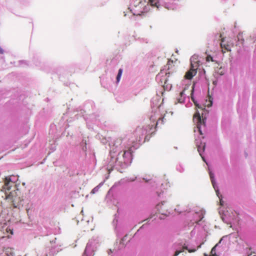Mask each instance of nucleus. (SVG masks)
Segmentation results:
<instances>
[{"mask_svg":"<svg viewBox=\"0 0 256 256\" xmlns=\"http://www.w3.org/2000/svg\"><path fill=\"white\" fill-rule=\"evenodd\" d=\"M4 183L2 191L4 192L5 200L10 202L14 208H16L21 201L20 192L15 186L11 190L12 184H14V183L10 177H6L4 180Z\"/></svg>","mask_w":256,"mask_h":256,"instance_id":"f257e3e1","label":"nucleus"},{"mask_svg":"<svg viewBox=\"0 0 256 256\" xmlns=\"http://www.w3.org/2000/svg\"><path fill=\"white\" fill-rule=\"evenodd\" d=\"M156 208L158 211V218L162 220L170 215L172 206L168 202L164 201L161 204H158Z\"/></svg>","mask_w":256,"mask_h":256,"instance_id":"f03ea898","label":"nucleus"},{"mask_svg":"<svg viewBox=\"0 0 256 256\" xmlns=\"http://www.w3.org/2000/svg\"><path fill=\"white\" fill-rule=\"evenodd\" d=\"M193 120L196 124L197 128L200 134H202V129L206 126V118H203L202 116H201L200 114L197 112L194 115Z\"/></svg>","mask_w":256,"mask_h":256,"instance_id":"7ed1b4c3","label":"nucleus"},{"mask_svg":"<svg viewBox=\"0 0 256 256\" xmlns=\"http://www.w3.org/2000/svg\"><path fill=\"white\" fill-rule=\"evenodd\" d=\"M170 74V72H166L164 74L161 72L158 74L156 77L158 78H160V83L166 90L170 89L172 88V84L168 82Z\"/></svg>","mask_w":256,"mask_h":256,"instance_id":"20e7f679","label":"nucleus"},{"mask_svg":"<svg viewBox=\"0 0 256 256\" xmlns=\"http://www.w3.org/2000/svg\"><path fill=\"white\" fill-rule=\"evenodd\" d=\"M198 64L191 63L190 69L186 73L184 78L187 80H191L196 74Z\"/></svg>","mask_w":256,"mask_h":256,"instance_id":"39448f33","label":"nucleus"},{"mask_svg":"<svg viewBox=\"0 0 256 256\" xmlns=\"http://www.w3.org/2000/svg\"><path fill=\"white\" fill-rule=\"evenodd\" d=\"M146 134V130L143 128L138 127L134 131L133 134L136 136V140L140 141L142 137Z\"/></svg>","mask_w":256,"mask_h":256,"instance_id":"423d86ee","label":"nucleus"},{"mask_svg":"<svg viewBox=\"0 0 256 256\" xmlns=\"http://www.w3.org/2000/svg\"><path fill=\"white\" fill-rule=\"evenodd\" d=\"M232 45L226 42L224 38H222L220 42V47L222 48V53H225L226 52H230L231 50V48Z\"/></svg>","mask_w":256,"mask_h":256,"instance_id":"0eeeda50","label":"nucleus"},{"mask_svg":"<svg viewBox=\"0 0 256 256\" xmlns=\"http://www.w3.org/2000/svg\"><path fill=\"white\" fill-rule=\"evenodd\" d=\"M148 4L152 7L159 8L160 6V2L158 0H148Z\"/></svg>","mask_w":256,"mask_h":256,"instance_id":"6e6552de","label":"nucleus"},{"mask_svg":"<svg viewBox=\"0 0 256 256\" xmlns=\"http://www.w3.org/2000/svg\"><path fill=\"white\" fill-rule=\"evenodd\" d=\"M127 155H128L130 157L132 156V152L130 149H129L128 150H124L122 152V156L124 158H126Z\"/></svg>","mask_w":256,"mask_h":256,"instance_id":"1a4fd4ad","label":"nucleus"},{"mask_svg":"<svg viewBox=\"0 0 256 256\" xmlns=\"http://www.w3.org/2000/svg\"><path fill=\"white\" fill-rule=\"evenodd\" d=\"M215 72L216 73L219 74L220 76L223 75L224 73V68H222V67H220L218 70L216 69Z\"/></svg>","mask_w":256,"mask_h":256,"instance_id":"9d476101","label":"nucleus"},{"mask_svg":"<svg viewBox=\"0 0 256 256\" xmlns=\"http://www.w3.org/2000/svg\"><path fill=\"white\" fill-rule=\"evenodd\" d=\"M164 117L163 118H160L158 122H156V128L158 127V124H164Z\"/></svg>","mask_w":256,"mask_h":256,"instance_id":"9b49d317","label":"nucleus"},{"mask_svg":"<svg viewBox=\"0 0 256 256\" xmlns=\"http://www.w3.org/2000/svg\"><path fill=\"white\" fill-rule=\"evenodd\" d=\"M209 174H210V178L212 183V186L214 188L215 182H214V174L212 172H210Z\"/></svg>","mask_w":256,"mask_h":256,"instance_id":"f8f14e48","label":"nucleus"},{"mask_svg":"<svg viewBox=\"0 0 256 256\" xmlns=\"http://www.w3.org/2000/svg\"><path fill=\"white\" fill-rule=\"evenodd\" d=\"M122 73V68H120L118 70V74L116 76V82H120Z\"/></svg>","mask_w":256,"mask_h":256,"instance_id":"ddd939ff","label":"nucleus"},{"mask_svg":"<svg viewBox=\"0 0 256 256\" xmlns=\"http://www.w3.org/2000/svg\"><path fill=\"white\" fill-rule=\"evenodd\" d=\"M173 64H174L173 60H168V63H167L168 70H170V68H172V66H174V65Z\"/></svg>","mask_w":256,"mask_h":256,"instance_id":"4468645a","label":"nucleus"},{"mask_svg":"<svg viewBox=\"0 0 256 256\" xmlns=\"http://www.w3.org/2000/svg\"><path fill=\"white\" fill-rule=\"evenodd\" d=\"M210 256H218L216 254V246L212 248L210 252Z\"/></svg>","mask_w":256,"mask_h":256,"instance_id":"2eb2a0df","label":"nucleus"},{"mask_svg":"<svg viewBox=\"0 0 256 256\" xmlns=\"http://www.w3.org/2000/svg\"><path fill=\"white\" fill-rule=\"evenodd\" d=\"M205 148V144L202 146V148L200 146H198V150L200 153V155H202V152L204 151Z\"/></svg>","mask_w":256,"mask_h":256,"instance_id":"dca6fc26","label":"nucleus"},{"mask_svg":"<svg viewBox=\"0 0 256 256\" xmlns=\"http://www.w3.org/2000/svg\"><path fill=\"white\" fill-rule=\"evenodd\" d=\"M238 41H241V43L242 44L244 40L243 38L242 33H239L238 35Z\"/></svg>","mask_w":256,"mask_h":256,"instance_id":"f3484780","label":"nucleus"},{"mask_svg":"<svg viewBox=\"0 0 256 256\" xmlns=\"http://www.w3.org/2000/svg\"><path fill=\"white\" fill-rule=\"evenodd\" d=\"M206 62H210V61L213 62L214 61L212 56H208L206 57Z\"/></svg>","mask_w":256,"mask_h":256,"instance_id":"a211bd4d","label":"nucleus"},{"mask_svg":"<svg viewBox=\"0 0 256 256\" xmlns=\"http://www.w3.org/2000/svg\"><path fill=\"white\" fill-rule=\"evenodd\" d=\"M134 10L135 11V12L134 13V14L135 15H140V12H142V10H140L138 12H136V10Z\"/></svg>","mask_w":256,"mask_h":256,"instance_id":"6ab92c4d","label":"nucleus"},{"mask_svg":"<svg viewBox=\"0 0 256 256\" xmlns=\"http://www.w3.org/2000/svg\"><path fill=\"white\" fill-rule=\"evenodd\" d=\"M184 248L188 250V251L189 252H196V250L195 249L188 250L186 248Z\"/></svg>","mask_w":256,"mask_h":256,"instance_id":"aec40b11","label":"nucleus"},{"mask_svg":"<svg viewBox=\"0 0 256 256\" xmlns=\"http://www.w3.org/2000/svg\"><path fill=\"white\" fill-rule=\"evenodd\" d=\"M6 231L7 232H10V234H13V231L12 230L10 229V228H6Z\"/></svg>","mask_w":256,"mask_h":256,"instance_id":"412c9836","label":"nucleus"},{"mask_svg":"<svg viewBox=\"0 0 256 256\" xmlns=\"http://www.w3.org/2000/svg\"><path fill=\"white\" fill-rule=\"evenodd\" d=\"M178 102L180 103H182L184 102V100L182 98L178 99Z\"/></svg>","mask_w":256,"mask_h":256,"instance_id":"4be33fe9","label":"nucleus"},{"mask_svg":"<svg viewBox=\"0 0 256 256\" xmlns=\"http://www.w3.org/2000/svg\"><path fill=\"white\" fill-rule=\"evenodd\" d=\"M3 52H4V50H3L2 48L1 47H0V54H3Z\"/></svg>","mask_w":256,"mask_h":256,"instance_id":"5701e85b","label":"nucleus"},{"mask_svg":"<svg viewBox=\"0 0 256 256\" xmlns=\"http://www.w3.org/2000/svg\"><path fill=\"white\" fill-rule=\"evenodd\" d=\"M138 6H142V4L141 2H138Z\"/></svg>","mask_w":256,"mask_h":256,"instance_id":"b1692460","label":"nucleus"},{"mask_svg":"<svg viewBox=\"0 0 256 256\" xmlns=\"http://www.w3.org/2000/svg\"><path fill=\"white\" fill-rule=\"evenodd\" d=\"M180 253V252L176 251L175 254V256H178Z\"/></svg>","mask_w":256,"mask_h":256,"instance_id":"393cba45","label":"nucleus"},{"mask_svg":"<svg viewBox=\"0 0 256 256\" xmlns=\"http://www.w3.org/2000/svg\"><path fill=\"white\" fill-rule=\"evenodd\" d=\"M194 104L196 106L198 107L199 108H201V107H200L197 104H196V102H194Z\"/></svg>","mask_w":256,"mask_h":256,"instance_id":"a878e982","label":"nucleus"},{"mask_svg":"<svg viewBox=\"0 0 256 256\" xmlns=\"http://www.w3.org/2000/svg\"><path fill=\"white\" fill-rule=\"evenodd\" d=\"M180 94V96H181V97H182V94H184V92H181Z\"/></svg>","mask_w":256,"mask_h":256,"instance_id":"bb28decb","label":"nucleus"},{"mask_svg":"<svg viewBox=\"0 0 256 256\" xmlns=\"http://www.w3.org/2000/svg\"><path fill=\"white\" fill-rule=\"evenodd\" d=\"M126 236H125L124 237V238L122 240V241H124L126 240Z\"/></svg>","mask_w":256,"mask_h":256,"instance_id":"cd10ccee","label":"nucleus"},{"mask_svg":"<svg viewBox=\"0 0 256 256\" xmlns=\"http://www.w3.org/2000/svg\"><path fill=\"white\" fill-rule=\"evenodd\" d=\"M213 84L216 85V81H214L213 82Z\"/></svg>","mask_w":256,"mask_h":256,"instance_id":"c85d7f7f","label":"nucleus"},{"mask_svg":"<svg viewBox=\"0 0 256 256\" xmlns=\"http://www.w3.org/2000/svg\"><path fill=\"white\" fill-rule=\"evenodd\" d=\"M94 190H92V192L94 193Z\"/></svg>","mask_w":256,"mask_h":256,"instance_id":"c756f323","label":"nucleus"}]
</instances>
